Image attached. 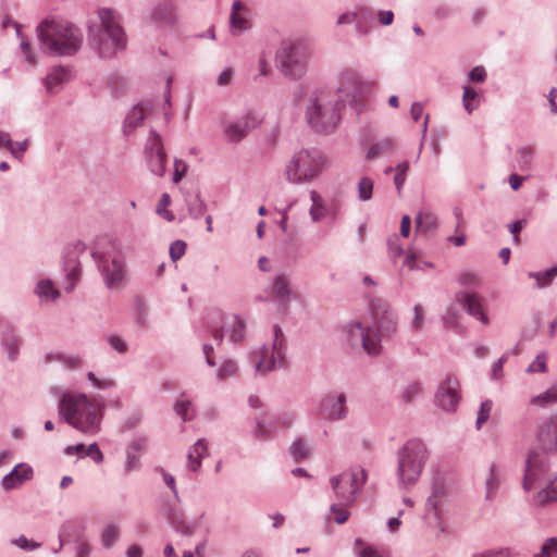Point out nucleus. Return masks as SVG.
I'll use <instances>...</instances> for the list:
<instances>
[{
    "label": "nucleus",
    "instance_id": "nucleus-6",
    "mask_svg": "<svg viewBox=\"0 0 557 557\" xmlns=\"http://www.w3.org/2000/svg\"><path fill=\"white\" fill-rule=\"evenodd\" d=\"M307 120L318 133L333 132L341 120L339 103L335 100V95L326 90L312 94L307 107Z\"/></svg>",
    "mask_w": 557,
    "mask_h": 557
},
{
    "label": "nucleus",
    "instance_id": "nucleus-31",
    "mask_svg": "<svg viewBox=\"0 0 557 557\" xmlns=\"http://www.w3.org/2000/svg\"><path fill=\"white\" fill-rule=\"evenodd\" d=\"M536 500L542 506L557 502V474L548 481L544 488L537 492Z\"/></svg>",
    "mask_w": 557,
    "mask_h": 557
},
{
    "label": "nucleus",
    "instance_id": "nucleus-19",
    "mask_svg": "<svg viewBox=\"0 0 557 557\" xmlns=\"http://www.w3.org/2000/svg\"><path fill=\"white\" fill-rule=\"evenodd\" d=\"M346 396L344 393H330L324 396L318 408V416L322 419L336 421L346 418Z\"/></svg>",
    "mask_w": 557,
    "mask_h": 557
},
{
    "label": "nucleus",
    "instance_id": "nucleus-10",
    "mask_svg": "<svg viewBox=\"0 0 557 557\" xmlns=\"http://www.w3.org/2000/svg\"><path fill=\"white\" fill-rule=\"evenodd\" d=\"M367 481L362 468H351L330 479L335 497L342 505H351Z\"/></svg>",
    "mask_w": 557,
    "mask_h": 557
},
{
    "label": "nucleus",
    "instance_id": "nucleus-62",
    "mask_svg": "<svg viewBox=\"0 0 557 557\" xmlns=\"http://www.w3.org/2000/svg\"><path fill=\"white\" fill-rule=\"evenodd\" d=\"M424 323V313L420 305L413 307V320L411 323V330L414 332L421 331Z\"/></svg>",
    "mask_w": 557,
    "mask_h": 557
},
{
    "label": "nucleus",
    "instance_id": "nucleus-51",
    "mask_svg": "<svg viewBox=\"0 0 557 557\" xmlns=\"http://www.w3.org/2000/svg\"><path fill=\"white\" fill-rule=\"evenodd\" d=\"M408 170H409L408 161L401 162V163L397 164V166L395 168L396 175L394 177V183H395L398 194L401 193L403 186L406 182V175H407Z\"/></svg>",
    "mask_w": 557,
    "mask_h": 557
},
{
    "label": "nucleus",
    "instance_id": "nucleus-42",
    "mask_svg": "<svg viewBox=\"0 0 557 557\" xmlns=\"http://www.w3.org/2000/svg\"><path fill=\"white\" fill-rule=\"evenodd\" d=\"M2 345L7 348L9 358L11 360L15 359L18 351V338L12 333L7 332L3 333L1 337Z\"/></svg>",
    "mask_w": 557,
    "mask_h": 557
},
{
    "label": "nucleus",
    "instance_id": "nucleus-13",
    "mask_svg": "<svg viewBox=\"0 0 557 557\" xmlns=\"http://www.w3.org/2000/svg\"><path fill=\"white\" fill-rule=\"evenodd\" d=\"M85 250L86 246L82 242H75L65 249L63 257V289L66 293H72L82 277L79 256L84 253Z\"/></svg>",
    "mask_w": 557,
    "mask_h": 557
},
{
    "label": "nucleus",
    "instance_id": "nucleus-55",
    "mask_svg": "<svg viewBox=\"0 0 557 557\" xmlns=\"http://www.w3.org/2000/svg\"><path fill=\"white\" fill-rule=\"evenodd\" d=\"M419 393H420V384L418 382H411L404 387V389L400 394V399L404 404H409L414 399V397Z\"/></svg>",
    "mask_w": 557,
    "mask_h": 557
},
{
    "label": "nucleus",
    "instance_id": "nucleus-17",
    "mask_svg": "<svg viewBox=\"0 0 557 557\" xmlns=\"http://www.w3.org/2000/svg\"><path fill=\"white\" fill-rule=\"evenodd\" d=\"M145 150L147 163L151 173L158 176H163L165 173L166 154L161 137L156 132L150 133Z\"/></svg>",
    "mask_w": 557,
    "mask_h": 557
},
{
    "label": "nucleus",
    "instance_id": "nucleus-2",
    "mask_svg": "<svg viewBox=\"0 0 557 557\" xmlns=\"http://www.w3.org/2000/svg\"><path fill=\"white\" fill-rule=\"evenodd\" d=\"M103 410L102 400L82 393L65 394L59 403L61 418L86 435H95L100 431Z\"/></svg>",
    "mask_w": 557,
    "mask_h": 557
},
{
    "label": "nucleus",
    "instance_id": "nucleus-11",
    "mask_svg": "<svg viewBox=\"0 0 557 557\" xmlns=\"http://www.w3.org/2000/svg\"><path fill=\"white\" fill-rule=\"evenodd\" d=\"M370 83L361 79L360 75L350 69L341 71L336 78V96L338 103L361 102L362 98L369 92Z\"/></svg>",
    "mask_w": 557,
    "mask_h": 557
},
{
    "label": "nucleus",
    "instance_id": "nucleus-60",
    "mask_svg": "<svg viewBox=\"0 0 557 557\" xmlns=\"http://www.w3.org/2000/svg\"><path fill=\"white\" fill-rule=\"evenodd\" d=\"M156 471L160 472L164 484L172 491L175 499L177 502H180V496H178V492L176 488L175 478L172 474L168 473L163 468H158Z\"/></svg>",
    "mask_w": 557,
    "mask_h": 557
},
{
    "label": "nucleus",
    "instance_id": "nucleus-38",
    "mask_svg": "<svg viewBox=\"0 0 557 557\" xmlns=\"http://www.w3.org/2000/svg\"><path fill=\"white\" fill-rule=\"evenodd\" d=\"M499 484H500V480H499V476L498 474L496 473V466L495 465H491L490 467V476L487 478L486 482H485V498L486 499H492L498 487H499Z\"/></svg>",
    "mask_w": 557,
    "mask_h": 557
},
{
    "label": "nucleus",
    "instance_id": "nucleus-35",
    "mask_svg": "<svg viewBox=\"0 0 557 557\" xmlns=\"http://www.w3.org/2000/svg\"><path fill=\"white\" fill-rule=\"evenodd\" d=\"M557 276V267H552L542 272H530L529 277L536 281V287L543 288L548 286Z\"/></svg>",
    "mask_w": 557,
    "mask_h": 557
},
{
    "label": "nucleus",
    "instance_id": "nucleus-44",
    "mask_svg": "<svg viewBox=\"0 0 557 557\" xmlns=\"http://www.w3.org/2000/svg\"><path fill=\"white\" fill-rule=\"evenodd\" d=\"M374 182L370 177H362L358 183V198L368 201L372 197Z\"/></svg>",
    "mask_w": 557,
    "mask_h": 557
},
{
    "label": "nucleus",
    "instance_id": "nucleus-36",
    "mask_svg": "<svg viewBox=\"0 0 557 557\" xmlns=\"http://www.w3.org/2000/svg\"><path fill=\"white\" fill-rule=\"evenodd\" d=\"M534 154H535V149L533 146H530V145L521 146L517 149L516 160L521 170L530 168Z\"/></svg>",
    "mask_w": 557,
    "mask_h": 557
},
{
    "label": "nucleus",
    "instance_id": "nucleus-54",
    "mask_svg": "<svg viewBox=\"0 0 557 557\" xmlns=\"http://www.w3.org/2000/svg\"><path fill=\"white\" fill-rule=\"evenodd\" d=\"M245 322L239 317H234V322L231 330V339L235 343L242 342L245 335Z\"/></svg>",
    "mask_w": 557,
    "mask_h": 557
},
{
    "label": "nucleus",
    "instance_id": "nucleus-1",
    "mask_svg": "<svg viewBox=\"0 0 557 557\" xmlns=\"http://www.w3.org/2000/svg\"><path fill=\"white\" fill-rule=\"evenodd\" d=\"M370 311L374 327L354 322L346 326V335L351 347L362 348L369 356L376 357L382 351L381 341L392 336L398 323L389 304L382 299L372 300Z\"/></svg>",
    "mask_w": 557,
    "mask_h": 557
},
{
    "label": "nucleus",
    "instance_id": "nucleus-49",
    "mask_svg": "<svg viewBox=\"0 0 557 557\" xmlns=\"http://www.w3.org/2000/svg\"><path fill=\"white\" fill-rule=\"evenodd\" d=\"M349 505H342L341 502L332 504L330 511L334 515V520L338 524L345 523L349 518V511L347 509Z\"/></svg>",
    "mask_w": 557,
    "mask_h": 557
},
{
    "label": "nucleus",
    "instance_id": "nucleus-63",
    "mask_svg": "<svg viewBox=\"0 0 557 557\" xmlns=\"http://www.w3.org/2000/svg\"><path fill=\"white\" fill-rule=\"evenodd\" d=\"M186 250V244L183 240H175L170 246V257L173 261L181 259Z\"/></svg>",
    "mask_w": 557,
    "mask_h": 557
},
{
    "label": "nucleus",
    "instance_id": "nucleus-12",
    "mask_svg": "<svg viewBox=\"0 0 557 557\" xmlns=\"http://www.w3.org/2000/svg\"><path fill=\"white\" fill-rule=\"evenodd\" d=\"M256 372L265 374L283 366L284 335L278 325L274 326V339L271 346L263 345L258 351L251 354Z\"/></svg>",
    "mask_w": 557,
    "mask_h": 557
},
{
    "label": "nucleus",
    "instance_id": "nucleus-29",
    "mask_svg": "<svg viewBox=\"0 0 557 557\" xmlns=\"http://www.w3.org/2000/svg\"><path fill=\"white\" fill-rule=\"evenodd\" d=\"M444 511L425 509L424 522L426 527L436 535L445 532Z\"/></svg>",
    "mask_w": 557,
    "mask_h": 557
},
{
    "label": "nucleus",
    "instance_id": "nucleus-61",
    "mask_svg": "<svg viewBox=\"0 0 557 557\" xmlns=\"http://www.w3.org/2000/svg\"><path fill=\"white\" fill-rule=\"evenodd\" d=\"M108 344L113 350L117 351L119 354L123 355L127 352L128 347L126 342L117 335L108 336Z\"/></svg>",
    "mask_w": 557,
    "mask_h": 557
},
{
    "label": "nucleus",
    "instance_id": "nucleus-4",
    "mask_svg": "<svg viewBox=\"0 0 557 557\" xmlns=\"http://www.w3.org/2000/svg\"><path fill=\"white\" fill-rule=\"evenodd\" d=\"M41 48L54 55L71 57L83 46L84 35L76 25L62 18H46L37 26Z\"/></svg>",
    "mask_w": 557,
    "mask_h": 557
},
{
    "label": "nucleus",
    "instance_id": "nucleus-3",
    "mask_svg": "<svg viewBox=\"0 0 557 557\" xmlns=\"http://www.w3.org/2000/svg\"><path fill=\"white\" fill-rule=\"evenodd\" d=\"M96 13L98 21L87 23L88 44L100 58H112L126 47L125 32L112 9L100 8Z\"/></svg>",
    "mask_w": 557,
    "mask_h": 557
},
{
    "label": "nucleus",
    "instance_id": "nucleus-37",
    "mask_svg": "<svg viewBox=\"0 0 557 557\" xmlns=\"http://www.w3.org/2000/svg\"><path fill=\"white\" fill-rule=\"evenodd\" d=\"M462 104L465 110L470 114L479 107L478 92L470 86L463 87Z\"/></svg>",
    "mask_w": 557,
    "mask_h": 557
},
{
    "label": "nucleus",
    "instance_id": "nucleus-59",
    "mask_svg": "<svg viewBox=\"0 0 557 557\" xmlns=\"http://www.w3.org/2000/svg\"><path fill=\"white\" fill-rule=\"evenodd\" d=\"M168 518H169L170 522L175 527L176 530H178L181 532L188 531L189 528L186 525L185 519H184L183 515H181L180 512H176L175 510H171L168 513Z\"/></svg>",
    "mask_w": 557,
    "mask_h": 557
},
{
    "label": "nucleus",
    "instance_id": "nucleus-43",
    "mask_svg": "<svg viewBox=\"0 0 557 557\" xmlns=\"http://www.w3.org/2000/svg\"><path fill=\"white\" fill-rule=\"evenodd\" d=\"M236 372V363L231 359H226L221 363L220 368L218 369L216 379L219 381H226L227 379L234 376Z\"/></svg>",
    "mask_w": 557,
    "mask_h": 557
},
{
    "label": "nucleus",
    "instance_id": "nucleus-7",
    "mask_svg": "<svg viewBox=\"0 0 557 557\" xmlns=\"http://www.w3.org/2000/svg\"><path fill=\"white\" fill-rule=\"evenodd\" d=\"M326 165L325 156L315 149H301L286 164L285 178L292 184H302L318 177Z\"/></svg>",
    "mask_w": 557,
    "mask_h": 557
},
{
    "label": "nucleus",
    "instance_id": "nucleus-26",
    "mask_svg": "<svg viewBox=\"0 0 557 557\" xmlns=\"http://www.w3.org/2000/svg\"><path fill=\"white\" fill-rule=\"evenodd\" d=\"M37 297L41 304H54L61 298V292L51 280H40L37 282Z\"/></svg>",
    "mask_w": 557,
    "mask_h": 557
},
{
    "label": "nucleus",
    "instance_id": "nucleus-56",
    "mask_svg": "<svg viewBox=\"0 0 557 557\" xmlns=\"http://www.w3.org/2000/svg\"><path fill=\"white\" fill-rule=\"evenodd\" d=\"M87 379L98 389H110L115 386L114 380L110 377L98 379L94 372H88Z\"/></svg>",
    "mask_w": 557,
    "mask_h": 557
},
{
    "label": "nucleus",
    "instance_id": "nucleus-23",
    "mask_svg": "<svg viewBox=\"0 0 557 557\" xmlns=\"http://www.w3.org/2000/svg\"><path fill=\"white\" fill-rule=\"evenodd\" d=\"M33 478V468L24 463L15 466L10 473L2 479L4 490H13L18 487L25 481Z\"/></svg>",
    "mask_w": 557,
    "mask_h": 557
},
{
    "label": "nucleus",
    "instance_id": "nucleus-34",
    "mask_svg": "<svg viewBox=\"0 0 557 557\" xmlns=\"http://www.w3.org/2000/svg\"><path fill=\"white\" fill-rule=\"evenodd\" d=\"M531 405L536 407H546L557 403V383L546 389L544 393L533 396L530 400Z\"/></svg>",
    "mask_w": 557,
    "mask_h": 557
},
{
    "label": "nucleus",
    "instance_id": "nucleus-45",
    "mask_svg": "<svg viewBox=\"0 0 557 557\" xmlns=\"http://www.w3.org/2000/svg\"><path fill=\"white\" fill-rule=\"evenodd\" d=\"M354 549L358 557H382L377 549L360 539L356 540Z\"/></svg>",
    "mask_w": 557,
    "mask_h": 557
},
{
    "label": "nucleus",
    "instance_id": "nucleus-50",
    "mask_svg": "<svg viewBox=\"0 0 557 557\" xmlns=\"http://www.w3.org/2000/svg\"><path fill=\"white\" fill-rule=\"evenodd\" d=\"M547 355L546 352H541L536 356V358L529 364L527 368L528 373H545L547 371Z\"/></svg>",
    "mask_w": 557,
    "mask_h": 557
},
{
    "label": "nucleus",
    "instance_id": "nucleus-18",
    "mask_svg": "<svg viewBox=\"0 0 557 557\" xmlns=\"http://www.w3.org/2000/svg\"><path fill=\"white\" fill-rule=\"evenodd\" d=\"M534 450L544 455L557 453V413L549 416L539 428Z\"/></svg>",
    "mask_w": 557,
    "mask_h": 557
},
{
    "label": "nucleus",
    "instance_id": "nucleus-39",
    "mask_svg": "<svg viewBox=\"0 0 557 557\" xmlns=\"http://www.w3.org/2000/svg\"><path fill=\"white\" fill-rule=\"evenodd\" d=\"M120 536V530L115 524H108L101 533V544L110 548L112 547Z\"/></svg>",
    "mask_w": 557,
    "mask_h": 557
},
{
    "label": "nucleus",
    "instance_id": "nucleus-57",
    "mask_svg": "<svg viewBox=\"0 0 557 557\" xmlns=\"http://www.w3.org/2000/svg\"><path fill=\"white\" fill-rule=\"evenodd\" d=\"M171 203V198L168 194H162L160 200H159V203L157 206V213L159 215H162L165 220L168 221H173L174 220V215L166 210V208L170 206Z\"/></svg>",
    "mask_w": 557,
    "mask_h": 557
},
{
    "label": "nucleus",
    "instance_id": "nucleus-46",
    "mask_svg": "<svg viewBox=\"0 0 557 557\" xmlns=\"http://www.w3.org/2000/svg\"><path fill=\"white\" fill-rule=\"evenodd\" d=\"M387 250L389 257L396 261L404 253L403 245L400 244V239L397 234H392L387 238Z\"/></svg>",
    "mask_w": 557,
    "mask_h": 557
},
{
    "label": "nucleus",
    "instance_id": "nucleus-5",
    "mask_svg": "<svg viewBox=\"0 0 557 557\" xmlns=\"http://www.w3.org/2000/svg\"><path fill=\"white\" fill-rule=\"evenodd\" d=\"M426 445L418 440L407 441L397 453V475L403 487L413 486L420 479L429 460Z\"/></svg>",
    "mask_w": 557,
    "mask_h": 557
},
{
    "label": "nucleus",
    "instance_id": "nucleus-28",
    "mask_svg": "<svg viewBox=\"0 0 557 557\" xmlns=\"http://www.w3.org/2000/svg\"><path fill=\"white\" fill-rule=\"evenodd\" d=\"M207 443L203 440H198L193 445L187 455L189 470L197 471L201 467V460L207 455Z\"/></svg>",
    "mask_w": 557,
    "mask_h": 557
},
{
    "label": "nucleus",
    "instance_id": "nucleus-14",
    "mask_svg": "<svg viewBox=\"0 0 557 557\" xmlns=\"http://www.w3.org/2000/svg\"><path fill=\"white\" fill-rule=\"evenodd\" d=\"M261 124L260 116L253 111H247L234 121L228 122L223 131L227 141L237 144Z\"/></svg>",
    "mask_w": 557,
    "mask_h": 557
},
{
    "label": "nucleus",
    "instance_id": "nucleus-32",
    "mask_svg": "<svg viewBox=\"0 0 557 557\" xmlns=\"http://www.w3.org/2000/svg\"><path fill=\"white\" fill-rule=\"evenodd\" d=\"M395 147V141L392 138H384L372 145L367 152L366 158L373 160L384 154L389 153Z\"/></svg>",
    "mask_w": 557,
    "mask_h": 557
},
{
    "label": "nucleus",
    "instance_id": "nucleus-25",
    "mask_svg": "<svg viewBox=\"0 0 557 557\" xmlns=\"http://www.w3.org/2000/svg\"><path fill=\"white\" fill-rule=\"evenodd\" d=\"M151 112L150 102H141L135 106L126 115L124 128L126 133L132 132L140 125L144 119H147Z\"/></svg>",
    "mask_w": 557,
    "mask_h": 557
},
{
    "label": "nucleus",
    "instance_id": "nucleus-8",
    "mask_svg": "<svg viewBox=\"0 0 557 557\" xmlns=\"http://www.w3.org/2000/svg\"><path fill=\"white\" fill-rule=\"evenodd\" d=\"M309 48L300 41H284L275 54L277 67L285 76L300 78L307 71Z\"/></svg>",
    "mask_w": 557,
    "mask_h": 557
},
{
    "label": "nucleus",
    "instance_id": "nucleus-64",
    "mask_svg": "<svg viewBox=\"0 0 557 557\" xmlns=\"http://www.w3.org/2000/svg\"><path fill=\"white\" fill-rule=\"evenodd\" d=\"M512 553L510 548H500L496 550H487L478 555H474L473 557H512Z\"/></svg>",
    "mask_w": 557,
    "mask_h": 557
},
{
    "label": "nucleus",
    "instance_id": "nucleus-30",
    "mask_svg": "<svg viewBox=\"0 0 557 557\" xmlns=\"http://www.w3.org/2000/svg\"><path fill=\"white\" fill-rule=\"evenodd\" d=\"M446 503V491L442 484L435 483L433 485L432 494L429 496L425 509L444 511Z\"/></svg>",
    "mask_w": 557,
    "mask_h": 557
},
{
    "label": "nucleus",
    "instance_id": "nucleus-52",
    "mask_svg": "<svg viewBox=\"0 0 557 557\" xmlns=\"http://www.w3.org/2000/svg\"><path fill=\"white\" fill-rule=\"evenodd\" d=\"M417 228H424L425 231L436 226V218L432 213L419 212L416 218Z\"/></svg>",
    "mask_w": 557,
    "mask_h": 557
},
{
    "label": "nucleus",
    "instance_id": "nucleus-33",
    "mask_svg": "<svg viewBox=\"0 0 557 557\" xmlns=\"http://www.w3.org/2000/svg\"><path fill=\"white\" fill-rule=\"evenodd\" d=\"M310 199L312 201V206L309 210L310 218L313 222H319L326 214L324 201L317 190L310 191Z\"/></svg>",
    "mask_w": 557,
    "mask_h": 557
},
{
    "label": "nucleus",
    "instance_id": "nucleus-41",
    "mask_svg": "<svg viewBox=\"0 0 557 557\" xmlns=\"http://www.w3.org/2000/svg\"><path fill=\"white\" fill-rule=\"evenodd\" d=\"M187 208L189 215L194 219H199L207 210V206L199 195L187 200Z\"/></svg>",
    "mask_w": 557,
    "mask_h": 557
},
{
    "label": "nucleus",
    "instance_id": "nucleus-15",
    "mask_svg": "<svg viewBox=\"0 0 557 557\" xmlns=\"http://www.w3.org/2000/svg\"><path fill=\"white\" fill-rule=\"evenodd\" d=\"M549 470V462L537 450H530L525 461L522 487L530 491L537 486Z\"/></svg>",
    "mask_w": 557,
    "mask_h": 557
},
{
    "label": "nucleus",
    "instance_id": "nucleus-21",
    "mask_svg": "<svg viewBox=\"0 0 557 557\" xmlns=\"http://www.w3.org/2000/svg\"><path fill=\"white\" fill-rule=\"evenodd\" d=\"M456 300L466 309V311L480 320L483 324H488V317L483 312L482 299L474 293L459 292L456 294Z\"/></svg>",
    "mask_w": 557,
    "mask_h": 557
},
{
    "label": "nucleus",
    "instance_id": "nucleus-20",
    "mask_svg": "<svg viewBox=\"0 0 557 557\" xmlns=\"http://www.w3.org/2000/svg\"><path fill=\"white\" fill-rule=\"evenodd\" d=\"M265 293L281 304H287L292 298H295L290 276L284 272L273 277L271 284L265 288Z\"/></svg>",
    "mask_w": 557,
    "mask_h": 557
},
{
    "label": "nucleus",
    "instance_id": "nucleus-47",
    "mask_svg": "<svg viewBox=\"0 0 557 557\" xmlns=\"http://www.w3.org/2000/svg\"><path fill=\"white\" fill-rule=\"evenodd\" d=\"M533 557H557V537H549L543 543L541 550Z\"/></svg>",
    "mask_w": 557,
    "mask_h": 557
},
{
    "label": "nucleus",
    "instance_id": "nucleus-53",
    "mask_svg": "<svg viewBox=\"0 0 557 557\" xmlns=\"http://www.w3.org/2000/svg\"><path fill=\"white\" fill-rule=\"evenodd\" d=\"M492 408L493 403L490 399H486L481 404L475 422L478 430H480L482 425L488 420Z\"/></svg>",
    "mask_w": 557,
    "mask_h": 557
},
{
    "label": "nucleus",
    "instance_id": "nucleus-27",
    "mask_svg": "<svg viewBox=\"0 0 557 557\" xmlns=\"http://www.w3.org/2000/svg\"><path fill=\"white\" fill-rule=\"evenodd\" d=\"M244 5L240 0H234L232 3V11L230 15V24L233 34L237 35L249 28V23L246 17L240 15Z\"/></svg>",
    "mask_w": 557,
    "mask_h": 557
},
{
    "label": "nucleus",
    "instance_id": "nucleus-16",
    "mask_svg": "<svg viewBox=\"0 0 557 557\" xmlns=\"http://www.w3.org/2000/svg\"><path fill=\"white\" fill-rule=\"evenodd\" d=\"M460 383L453 376L447 375L438 385L435 394L436 405L445 411H455L460 401Z\"/></svg>",
    "mask_w": 557,
    "mask_h": 557
},
{
    "label": "nucleus",
    "instance_id": "nucleus-24",
    "mask_svg": "<svg viewBox=\"0 0 557 557\" xmlns=\"http://www.w3.org/2000/svg\"><path fill=\"white\" fill-rule=\"evenodd\" d=\"M70 81V72L63 66H54L45 78V87L48 94L53 95L61 90L62 86Z\"/></svg>",
    "mask_w": 557,
    "mask_h": 557
},
{
    "label": "nucleus",
    "instance_id": "nucleus-48",
    "mask_svg": "<svg viewBox=\"0 0 557 557\" xmlns=\"http://www.w3.org/2000/svg\"><path fill=\"white\" fill-rule=\"evenodd\" d=\"M289 450L296 461L302 460L309 456V447L302 440L293 442Z\"/></svg>",
    "mask_w": 557,
    "mask_h": 557
},
{
    "label": "nucleus",
    "instance_id": "nucleus-22",
    "mask_svg": "<svg viewBox=\"0 0 557 557\" xmlns=\"http://www.w3.org/2000/svg\"><path fill=\"white\" fill-rule=\"evenodd\" d=\"M151 21L160 27L173 26L176 23V9L173 2H159L151 11Z\"/></svg>",
    "mask_w": 557,
    "mask_h": 557
},
{
    "label": "nucleus",
    "instance_id": "nucleus-58",
    "mask_svg": "<svg viewBox=\"0 0 557 557\" xmlns=\"http://www.w3.org/2000/svg\"><path fill=\"white\" fill-rule=\"evenodd\" d=\"M174 410L176 414L185 421L191 418V414L189 413L191 410V404L189 400L178 399L174 405Z\"/></svg>",
    "mask_w": 557,
    "mask_h": 557
},
{
    "label": "nucleus",
    "instance_id": "nucleus-9",
    "mask_svg": "<svg viewBox=\"0 0 557 557\" xmlns=\"http://www.w3.org/2000/svg\"><path fill=\"white\" fill-rule=\"evenodd\" d=\"M92 258L98 263L106 286L109 289L122 288L126 276V265L116 244L111 242L110 248L103 252L94 251Z\"/></svg>",
    "mask_w": 557,
    "mask_h": 557
},
{
    "label": "nucleus",
    "instance_id": "nucleus-40",
    "mask_svg": "<svg viewBox=\"0 0 557 557\" xmlns=\"http://www.w3.org/2000/svg\"><path fill=\"white\" fill-rule=\"evenodd\" d=\"M372 18V12L367 8L359 9V16L356 20V32L359 35H367L370 32V27L368 26V22Z\"/></svg>",
    "mask_w": 557,
    "mask_h": 557
}]
</instances>
